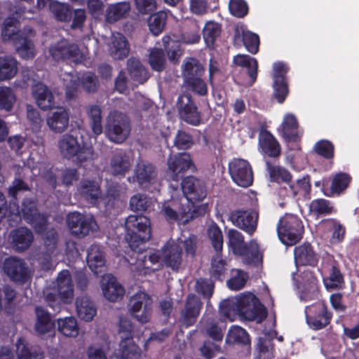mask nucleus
Masks as SVG:
<instances>
[{
  "label": "nucleus",
  "mask_w": 359,
  "mask_h": 359,
  "mask_svg": "<svg viewBox=\"0 0 359 359\" xmlns=\"http://www.w3.org/2000/svg\"><path fill=\"white\" fill-rule=\"evenodd\" d=\"M258 213L255 211H237L231 215V220L247 232H253L257 226Z\"/></svg>",
  "instance_id": "412c9836"
},
{
  "label": "nucleus",
  "mask_w": 359,
  "mask_h": 359,
  "mask_svg": "<svg viewBox=\"0 0 359 359\" xmlns=\"http://www.w3.org/2000/svg\"><path fill=\"white\" fill-rule=\"evenodd\" d=\"M220 310L221 313L231 321L238 316L246 320L261 323L267 316L264 306L252 293L224 300L220 304Z\"/></svg>",
  "instance_id": "f03ea898"
},
{
  "label": "nucleus",
  "mask_w": 359,
  "mask_h": 359,
  "mask_svg": "<svg viewBox=\"0 0 359 359\" xmlns=\"http://www.w3.org/2000/svg\"><path fill=\"white\" fill-rule=\"evenodd\" d=\"M81 84L83 89L88 93H95L99 87V81L97 76L90 72L83 75Z\"/></svg>",
  "instance_id": "13d9d810"
},
{
  "label": "nucleus",
  "mask_w": 359,
  "mask_h": 359,
  "mask_svg": "<svg viewBox=\"0 0 359 359\" xmlns=\"http://www.w3.org/2000/svg\"><path fill=\"white\" fill-rule=\"evenodd\" d=\"M209 238L217 252H220L222 249L223 239L222 232L216 224H212L208 229Z\"/></svg>",
  "instance_id": "4d7b16f0"
},
{
  "label": "nucleus",
  "mask_w": 359,
  "mask_h": 359,
  "mask_svg": "<svg viewBox=\"0 0 359 359\" xmlns=\"http://www.w3.org/2000/svg\"><path fill=\"white\" fill-rule=\"evenodd\" d=\"M102 289L104 296L110 302H116L121 299L125 294L124 288L111 274L103 276Z\"/></svg>",
  "instance_id": "a211bd4d"
},
{
  "label": "nucleus",
  "mask_w": 359,
  "mask_h": 359,
  "mask_svg": "<svg viewBox=\"0 0 359 359\" xmlns=\"http://www.w3.org/2000/svg\"><path fill=\"white\" fill-rule=\"evenodd\" d=\"M33 241V233L26 227L15 229L8 234V241L16 252H25L28 250Z\"/></svg>",
  "instance_id": "4468645a"
},
{
  "label": "nucleus",
  "mask_w": 359,
  "mask_h": 359,
  "mask_svg": "<svg viewBox=\"0 0 359 359\" xmlns=\"http://www.w3.org/2000/svg\"><path fill=\"white\" fill-rule=\"evenodd\" d=\"M130 10V5L128 2H121L109 6L106 11V21L113 23L123 18Z\"/></svg>",
  "instance_id": "473e14b6"
},
{
  "label": "nucleus",
  "mask_w": 359,
  "mask_h": 359,
  "mask_svg": "<svg viewBox=\"0 0 359 359\" xmlns=\"http://www.w3.org/2000/svg\"><path fill=\"white\" fill-rule=\"evenodd\" d=\"M36 323L35 324V330L40 334H44L50 332L55 326L48 312L45 311L41 306H36L35 309Z\"/></svg>",
  "instance_id": "bb28decb"
},
{
  "label": "nucleus",
  "mask_w": 359,
  "mask_h": 359,
  "mask_svg": "<svg viewBox=\"0 0 359 359\" xmlns=\"http://www.w3.org/2000/svg\"><path fill=\"white\" fill-rule=\"evenodd\" d=\"M88 114L92 121V128L95 134L102 132L101 109L97 105H90L87 108Z\"/></svg>",
  "instance_id": "de8ad7c7"
},
{
  "label": "nucleus",
  "mask_w": 359,
  "mask_h": 359,
  "mask_svg": "<svg viewBox=\"0 0 359 359\" xmlns=\"http://www.w3.org/2000/svg\"><path fill=\"white\" fill-rule=\"evenodd\" d=\"M245 256L248 264L257 265L262 262V256L259 252L258 245L250 243L248 248L245 247V251L242 253Z\"/></svg>",
  "instance_id": "5fc2aeb1"
},
{
  "label": "nucleus",
  "mask_w": 359,
  "mask_h": 359,
  "mask_svg": "<svg viewBox=\"0 0 359 359\" xmlns=\"http://www.w3.org/2000/svg\"><path fill=\"white\" fill-rule=\"evenodd\" d=\"M243 41L246 48L252 53H255L258 50L259 39V36L250 32H243Z\"/></svg>",
  "instance_id": "bf43d9fd"
},
{
  "label": "nucleus",
  "mask_w": 359,
  "mask_h": 359,
  "mask_svg": "<svg viewBox=\"0 0 359 359\" xmlns=\"http://www.w3.org/2000/svg\"><path fill=\"white\" fill-rule=\"evenodd\" d=\"M137 10L142 14H149L156 8L155 0H135Z\"/></svg>",
  "instance_id": "774afa93"
},
{
  "label": "nucleus",
  "mask_w": 359,
  "mask_h": 359,
  "mask_svg": "<svg viewBox=\"0 0 359 359\" xmlns=\"http://www.w3.org/2000/svg\"><path fill=\"white\" fill-rule=\"evenodd\" d=\"M69 110L62 107H57L50 111L46 123L51 131L55 133H62L69 127Z\"/></svg>",
  "instance_id": "ddd939ff"
},
{
  "label": "nucleus",
  "mask_w": 359,
  "mask_h": 359,
  "mask_svg": "<svg viewBox=\"0 0 359 359\" xmlns=\"http://www.w3.org/2000/svg\"><path fill=\"white\" fill-rule=\"evenodd\" d=\"M15 100V95L10 88L0 87V109L11 111Z\"/></svg>",
  "instance_id": "3c124183"
},
{
  "label": "nucleus",
  "mask_w": 359,
  "mask_h": 359,
  "mask_svg": "<svg viewBox=\"0 0 359 359\" xmlns=\"http://www.w3.org/2000/svg\"><path fill=\"white\" fill-rule=\"evenodd\" d=\"M303 226L292 216L280 219L278 233L280 240L287 245H293L302 238Z\"/></svg>",
  "instance_id": "6e6552de"
},
{
  "label": "nucleus",
  "mask_w": 359,
  "mask_h": 359,
  "mask_svg": "<svg viewBox=\"0 0 359 359\" xmlns=\"http://www.w3.org/2000/svg\"><path fill=\"white\" fill-rule=\"evenodd\" d=\"M53 58L56 61L69 60L79 63L83 60V54L75 43L62 41L50 48Z\"/></svg>",
  "instance_id": "1a4fd4ad"
},
{
  "label": "nucleus",
  "mask_w": 359,
  "mask_h": 359,
  "mask_svg": "<svg viewBox=\"0 0 359 359\" xmlns=\"http://www.w3.org/2000/svg\"><path fill=\"white\" fill-rule=\"evenodd\" d=\"M126 65L127 70L134 81L143 83L148 79L147 71L139 59L131 57L128 60Z\"/></svg>",
  "instance_id": "c85d7f7f"
},
{
  "label": "nucleus",
  "mask_w": 359,
  "mask_h": 359,
  "mask_svg": "<svg viewBox=\"0 0 359 359\" xmlns=\"http://www.w3.org/2000/svg\"><path fill=\"white\" fill-rule=\"evenodd\" d=\"M167 14L165 12H158L151 15L148 19V26L154 35H158L165 26Z\"/></svg>",
  "instance_id": "37998d69"
},
{
  "label": "nucleus",
  "mask_w": 359,
  "mask_h": 359,
  "mask_svg": "<svg viewBox=\"0 0 359 359\" xmlns=\"http://www.w3.org/2000/svg\"><path fill=\"white\" fill-rule=\"evenodd\" d=\"M285 73L286 70L283 65L278 64L276 65L274 74L275 96L280 102L285 100L288 92L285 81Z\"/></svg>",
  "instance_id": "393cba45"
},
{
  "label": "nucleus",
  "mask_w": 359,
  "mask_h": 359,
  "mask_svg": "<svg viewBox=\"0 0 359 359\" xmlns=\"http://www.w3.org/2000/svg\"><path fill=\"white\" fill-rule=\"evenodd\" d=\"M130 52L126 38L121 33L113 34L111 38V55L115 60H123Z\"/></svg>",
  "instance_id": "b1692460"
},
{
  "label": "nucleus",
  "mask_w": 359,
  "mask_h": 359,
  "mask_svg": "<svg viewBox=\"0 0 359 359\" xmlns=\"http://www.w3.org/2000/svg\"><path fill=\"white\" fill-rule=\"evenodd\" d=\"M135 177L137 182L143 186L151 183L156 177V172L151 164L143 162L137 163L135 169Z\"/></svg>",
  "instance_id": "c9c22d12"
},
{
  "label": "nucleus",
  "mask_w": 359,
  "mask_h": 359,
  "mask_svg": "<svg viewBox=\"0 0 359 359\" xmlns=\"http://www.w3.org/2000/svg\"><path fill=\"white\" fill-rule=\"evenodd\" d=\"M229 245L235 253H243L245 244L241 234L236 230H230L228 233Z\"/></svg>",
  "instance_id": "6e6d98bb"
},
{
  "label": "nucleus",
  "mask_w": 359,
  "mask_h": 359,
  "mask_svg": "<svg viewBox=\"0 0 359 359\" xmlns=\"http://www.w3.org/2000/svg\"><path fill=\"white\" fill-rule=\"evenodd\" d=\"M56 289L60 298L64 302H69L73 299V285L69 271L63 270L58 274L56 280Z\"/></svg>",
  "instance_id": "6ab92c4d"
},
{
  "label": "nucleus",
  "mask_w": 359,
  "mask_h": 359,
  "mask_svg": "<svg viewBox=\"0 0 359 359\" xmlns=\"http://www.w3.org/2000/svg\"><path fill=\"white\" fill-rule=\"evenodd\" d=\"M43 239L47 250L53 252L55 249L57 243V233L53 229H48L45 231Z\"/></svg>",
  "instance_id": "680f3d73"
},
{
  "label": "nucleus",
  "mask_w": 359,
  "mask_h": 359,
  "mask_svg": "<svg viewBox=\"0 0 359 359\" xmlns=\"http://www.w3.org/2000/svg\"><path fill=\"white\" fill-rule=\"evenodd\" d=\"M226 342L229 344H241L246 345L249 344L250 339L248 333L241 327H232L227 335Z\"/></svg>",
  "instance_id": "c03bdc74"
},
{
  "label": "nucleus",
  "mask_w": 359,
  "mask_h": 359,
  "mask_svg": "<svg viewBox=\"0 0 359 359\" xmlns=\"http://www.w3.org/2000/svg\"><path fill=\"white\" fill-rule=\"evenodd\" d=\"M176 107L181 119L192 125L199 123L200 115L190 93L182 94L178 97Z\"/></svg>",
  "instance_id": "9d476101"
},
{
  "label": "nucleus",
  "mask_w": 359,
  "mask_h": 359,
  "mask_svg": "<svg viewBox=\"0 0 359 359\" xmlns=\"http://www.w3.org/2000/svg\"><path fill=\"white\" fill-rule=\"evenodd\" d=\"M283 133L287 140L294 141L297 136V123L292 115L285 116L283 123Z\"/></svg>",
  "instance_id": "a18cd8bd"
},
{
  "label": "nucleus",
  "mask_w": 359,
  "mask_h": 359,
  "mask_svg": "<svg viewBox=\"0 0 359 359\" xmlns=\"http://www.w3.org/2000/svg\"><path fill=\"white\" fill-rule=\"evenodd\" d=\"M4 273L13 282L22 285L32 277V271L24 259L11 257L3 264Z\"/></svg>",
  "instance_id": "0eeeda50"
},
{
  "label": "nucleus",
  "mask_w": 359,
  "mask_h": 359,
  "mask_svg": "<svg viewBox=\"0 0 359 359\" xmlns=\"http://www.w3.org/2000/svg\"><path fill=\"white\" fill-rule=\"evenodd\" d=\"M137 259L138 262H142V266L146 269L156 270L157 266L161 265L160 256L156 253L145 255L143 257L137 258Z\"/></svg>",
  "instance_id": "e2e57ef3"
},
{
  "label": "nucleus",
  "mask_w": 359,
  "mask_h": 359,
  "mask_svg": "<svg viewBox=\"0 0 359 359\" xmlns=\"http://www.w3.org/2000/svg\"><path fill=\"white\" fill-rule=\"evenodd\" d=\"M14 43L17 53L24 59H30L34 56V46L31 40L21 36L16 38Z\"/></svg>",
  "instance_id": "ea45409f"
},
{
  "label": "nucleus",
  "mask_w": 359,
  "mask_h": 359,
  "mask_svg": "<svg viewBox=\"0 0 359 359\" xmlns=\"http://www.w3.org/2000/svg\"><path fill=\"white\" fill-rule=\"evenodd\" d=\"M67 224L71 234L79 238H84L90 232L97 231L98 228L93 216L78 212H71L67 215Z\"/></svg>",
  "instance_id": "423d86ee"
},
{
  "label": "nucleus",
  "mask_w": 359,
  "mask_h": 359,
  "mask_svg": "<svg viewBox=\"0 0 359 359\" xmlns=\"http://www.w3.org/2000/svg\"><path fill=\"white\" fill-rule=\"evenodd\" d=\"M163 257L165 264L172 269H177L182 262V248L181 247L172 242L168 243L163 250Z\"/></svg>",
  "instance_id": "a878e982"
},
{
  "label": "nucleus",
  "mask_w": 359,
  "mask_h": 359,
  "mask_svg": "<svg viewBox=\"0 0 359 359\" xmlns=\"http://www.w3.org/2000/svg\"><path fill=\"white\" fill-rule=\"evenodd\" d=\"M150 205L151 200L142 194L134 195L130 200V208L133 211H145Z\"/></svg>",
  "instance_id": "864d4df0"
},
{
  "label": "nucleus",
  "mask_w": 359,
  "mask_h": 359,
  "mask_svg": "<svg viewBox=\"0 0 359 359\" xmlns=\"http://www.w3.org/2000/svg\"><path fill=\"white\" fill-rule=\"evenodd\" d=\"M349 183V177L344 173L337 175L332 182V191L339 194L344 190Z\"/></svg>",
  "instance_id": "69168bd1"
},
{
  "label": "nucleus",
  "mask_w": 359,
  "mask_h": 359,
  "mask_svg": "<svg viewBox=\"0 0 359 359\" xmlns=\"http://www.w3.org/2000/svg\"><path fill=\"white\" fill-rule=\"evenodd\" d=\"M168 174L175 181H178L180 178H182V175L180 176V175L186 170H194L195 169L190 155L187 153H182L175 158L170 157L168 159Z\"/></svg>",
  "instance_id": "f8f14e48"
},
{
  "label": "nucleus",
  "mask_w": 359,
  "mask_h": 359,
  "mask_svg": "<svg viewBox=\"0 0 359 359\" xmlns=\"http://www.w3.org/2000/svg\"><path fill=\"white\" fill-rule=\"evenodd\" d=\"M80 195L86 200L94 203L101 196V189L95 181L83 180L79 189Z\"/></svg>",
  "instance_id": "7c9ffc66"
},
{
  "label": "nucleus",
  "mask_w": 359,
  "mask_h": 359,
  "mask_svg": "<svg viewBox=\"0 0 359 359\" xmlns=\"http://www.w3.org/2000/svg\"><path fill=\"white\" fill-rule=\"evenodd\" d=\"M111 173L114 175H124L130 168L129 157L125 154H116L110 160Z\"/></svg>",
  "instance_id": "72a5a7b5"
},
{
  "label": "nucleus",
  "mask_w": 359,
  "mask_h": 359,
  "mask_svg": "<svg viewBox=\"0 0 359 359\" xmlns=\"http://www.w3.org/2000/svg\"><path fill=\"white\" fill-rule=\"evenodd\" d=\"M202 302L195 294H189L187 299L184 309L181 311V322L186 326L192 325L199 314Z\"/></svg>",
  "instance_id": "f3484780"
},
{
  "label": "nucleus",
  "mask_w": 359,
  "mask_h": 359,
  "mask_svg": "<svg viewBox=\"0 0 359 359\" xmlns=\"http://www.w3.org/2000/svg\"><path fill=\"white\" fill-rule=\"evenodd\" d=\"M49 10L53 17L59 22H69L72 18V8L70 5L57 1H50Z\"/></svg>",
  "instance_id": "c756f323"
},
{
  "label": "nucleus",
  "mask_w": 359,
  "mask_h": 359,
  "mask_svg": "<svg viewBox=\"0 0 359 359\" xmlns=\"http://www.w3.org/2000/svg\"><path fill=\"white\" fill-rule=\"evenodd\" d=\"M193 144L192 137L184 131H179L175 140V145L180 149H187Z\"/></svg>",
  "instance_id": "338daca9"
},
{
  "label": "nucleus",
  "mask_w": 359,
  "mask_h": 359,
  "mask_svg": "<svg viewBox=\"0 0 359 359\" xmlns=\"http://www.w3.org/2000/svg\"><path fill=\"white\" fill-rule=\"evenodd\" d=\"M231 13L237 17H243L248 13V6L243 0H231L229 4Z\"/></svg>",
  "instance_id": "0e129e2a"
},
{
  "label": "nucleus",
  "mask_w": 359,
  "mask_h": 359,
  "mask_svg": "<svg viewBox=\"0 0 359 359\" xmlns=\"http://www.w3.org/2000/svg\"><path fill=\"white\" fill-rule=\"evenodd\" d=\"M229 172L233 180L239 186L247 187L252 183V171L245 160H233L229 164Z\"/></svg>",
  "instance_id": "9b49d317"
},
{
  "label": "nucleus",
  "mask_w": 359,
  "mask_h": 359,
  "mask_svg": "<svg viewBox=\"0 0 359 359\" xmlns=\"http://www.w3.org/2000/svg\"><path fill=\"white\" fill-rule=\"evenodd\" d=\"M204 68L201 64L194 58H189L184 68V81L191 80L202 76Z\"/></svg>",
  "instance_id": "79ce46f5"
},
{
  "label": "nucleus",
  "mask_w": 359,
  "mask_h": 359,
  "mask_svg": "<svg viewBox=\"0 0 359 359\" xmlns=\"http://www.w3.org/2000/svg\"><path fill=\"white\" fill-rule=\"evenodd\" d=\"M131 130L129 118L124 114L114 111L107 118L106 134L115 143H122L128 137Z\"/></svg>",
  "instance_id": "39448f33"
},
{
  "label": "nucleus",
  "mask_w": 359,
  "mask_h": 359,
  "mask_svg": "<svg viewBox=\"0 0 359 359\" xmlns=\"http://www.w3.org/2000/svg\"><path fill=\"white\" fill-rule=\"evenodd\" d=\"M219 34L220 28L218 24L213 22L206 23L203 29V37L209 48H213L215 40Z\"/></svg>",
  "instance_id": "8fccbe9b"
},
{
  "label": "nucleus",
  "mask_w": 359,
  "mask_h": 359,
  "mask_svg": "<svg viewBox=\"0 0 359 359\" xmlns=\"http://www.w3.org/2000/svg\"><path fill=\"white\" fill-rule=\"evenodd\" d=\"M121 355L122 359H138L140 350L130 337L124 338L121 344Z\"/></svg>",
  "instance_id": "4c0bfd02"
},
{
  "label": "nucleus",
  "mask_w": 359,
  "mask_h": 359,
  "mask_svg": "<svg viewBox=\"0 0 359 359\" xmlns=\"http://www.w3.org/2000/svg\"><path fill=\"white\" fill-rule=\"evenodd\" d=\"M165 57L164 52L161 48H153L149 56V63L153 69L161 72L165 68Z\"/></svg>",
  "instance_id": "49530a36"
},
{
  "label": "nucleus",
  "mask_w": 359,
  "mask_h": 359,
  "mask_svg": "<svg viewBox=\"0 0 359 359\" xmlns=\"http://www.w3.org/2000/svg\"><path fill=\"white\" fill-rule=\"evenodd\" d=\"M127 234L126 240L132 250L149 240L151 227L149 219L144 215H130L126 220Z\"/></svg>",
  "instance_id": "20e7f679"
},
{
  "label": "nucleus",
  "mask_w": 359,
  "mask_h": 359,
  "mask_svg": "<svg viewBox=\"0 0 359 359\" xmlns=\"http://www.w3.org/2000/svg\"><path fill=\"white\" fill-rule=\"evenodd\" d=\"M58 330L65 336L74 337L79 334V327L73 317L57 320Z\"/></svg>",
  "instance_id": "a19ab883"
},
{
  "label": "nucleus",
  "mask_w": 359,
  "mask_h": 359,
  "mask_svg": "<svg viewBox=\"0 0 359 359\" xmlns=\"http://www.w3.org/2000/svg\"><path fill=\"white\" fill-rule=\"evenodd\" d=\"M76 310L79 316L85 321H90L96 313L94 304L87 297L79 298L76 301Z\"/></svg>",
  "instance_id": "f704fd0d"
},
{
  "label": "nucleus",
  "mask_w": 359,
  "mask_h": 359,
  "mask_svg": "<svg viewBox=\"0 0 359 359\" xmlns=\"http://www.w3.org/2000/svg\"><path fill=\"white\" fill-rule=\"evenodd\" d=\"M181 185L184 194L190 201H201L206 196L204 183L194 177L184 178Z\"/></svg>",
  "instance_id": "2eb2a0df"
},
{
  "label": "nucleus",
  "mask_w": 359,
  "mask_h": 359,
  "mask_svg": "<svg viewBox=\"0 0 359 359\" xmlns=\"http://www.w3.org/2000/svg\"><path fill=\"white\" fill-rule=\"evenodd\" d=\"M87 262L89 268L97 276H107L105 259L97 245H92L88 252Z\"/></svg>",
  "instance_id": "4be33fe9"
},
{
  "label": "nucleus",
  "mask_w": 359,
  "mask_h": 359,
  "mask_svg": "<svg viewBox=\"0 0 359 359\" xmlns=\"http://www.w3.org/2000/svg\"><path fill=\"white\" fill-rule=\"evenodd\" d=\"M213 290L214 283L211 279L201 278L196 280L195 290L204 298H210Z\"/></svg>",
  "instance_id": "603ef678"
},
{
  "label": "nucleus",
  "mask_w": 359,
  "mask_h": 359,
  "mask_svg": "<svg viewBox=\"0 0 359 359\" xmlns=\"http://www.w3.org/2000/svg\"><path fill=\"white\" fill-rule=\"evenodd\" d=\"M18 72V62L12 56L0 57V81L12 79Z\"/></svg>",
  "instance_id": "2f4dec72"
},
{
  "label": "nucleus",
  "mask_w": 359,
  "mask_h": 359,
  "mask_svg": "<svg viewBox=\"0 0 359 359\" xmlns=\"http://www.w3.org/2000/svg\"><path fill=\"white\" fill-rule=\"evenodd\" d=\"M234 62L241 66L246 67L248 69V74L254 82L257 77V64L254 59L248 57L247 55H239L234 57Z\"/></svg>",
  "instance_id": "09e8293b"
},
{
  "label": "nucleus",
  "mask_w": 359,
  "mask_h": 359,
  "mask_svg": "<svg viewBox=\"0 0 359 359\" xmlns=\"http://www.w3.org/2000/svg\"><path fill=\"white\" fill-rule=\"evenodd\" d=\"M271 178L279 182L280 181L288 182L291 179L290 174L285 170L279 167H272L268 163Z\"/></svg>",
  "instance_id": "052dcab7"
},
{
  "label": "nucleus",
  "mask_w": 359,
  "mask_h": 359,
  "mask_svg": "<svg viewBox=\"0 0 359 359\" xmlns=\"http://www.w3.org/2000/svg\"><path fill=\"white\" fill-rule=\"evenodd\" d=\"M29 191V186L23 180H15L8 189L11 197L8 208L12 214L22 215L28 223L34 226L36 231L41 233L46 225V218L39 212L36 200L25 194Z\"/></svg>",
  "instance_id": "f257e3e1"
},
{
  "label": "nucleus",
  "mask_w": 359,
  "mask_h": 359,
  "mask_svg": "<svg viewBox=\"0 0 359 359\" xmlns=\"http://www.w3.org/2000/svg\"><path fill=\"white\" fill-rule=\"evenodd\" d=\"M259 144L263 151L269 156L276 157L280 154L278 142L269 132H262L260 135Z\"/></svg>",
  "instance_id": "e433bc0d"
},
{
  "label": "nucleus",
  "mask_w": 359,
  "mask_h": 359,
  "mask_svg": "<svg viewBox=\"0 0 359 359\" xmlns=\"http://www.w3.org/2000/svg\"><path fill=\"white\" fill-rule=\"evenodd\" d=\"M32 95L36 104L42 110L52 109L55 104V97L48 86L42 83H37L32 86Z\"/></svg>",
  "instance_id": "dca6fc26"
},
{
  "label": "nucleus",
  "mask_w": 359,
  "mask_h": 359,
  "mask_svg": "<svg viewBox=\"0 0 359 359\" xmlns=\"http://www.w3.org/2000/svg\"><path fill=\"white\" fill-rule=\"evenodd\" d=\"M196 201H190L186 198L181 203L179 210L180 219L183 220V223L186 224L189 220L194 219L198 217L204 215L206 212V204L196 205Z\"/></svg>",
  "instance_id": "aec40b11"
},
{
  "label": "nucleus",
  "mask_w": 359,
  "mask_h": 359,
  "mask_svg": "<svg viewBox=\"0 0 359 359\" xmlns=\"http://www.w3.org/2000/svg\"><path fill=\"white\" fill-rule=\"evenodd\" d=\"M149 302L150 299L144 293H141L130 300L132 313L134 317L142 323L149 321L148 314L145 312Z\"/></svg>",
  "instance_id": "5701e85b"
},
{
  "label": "nucleus",
  "mask_w": 359,
  "mask_h": 359,
  "mask_svg": "<svg viewBox=\"0 0 359 359\" xmlns=\"http://www.w3.org/2000/svg\"><path fill=\"white\" fill-rule=\"evenodd\" d=\"M58 148L63 158L72 160L79 165L93 161L95 157L92 147L80 143L77 138L72 135H63L58 142Z\"/></svg>",
  "instance_id": "7ed1b4c3"
},
{
  "label": "nucleus",
  "mask_w": 359,
  "mask_h": 359,
  "mask_svg": "<svg viewBox=\"0 0 359 359\" xmlns=\"http://www.w3.org/2000/svg\"><path fill=\"white\" fill-rule=\"evenodd\" d=\"M294 259L297 264L307 265L314 262V253L309 244L295 248Z\"/></svg>",
  "instance_id": "58836bf2"
},
{
  "label": "nucleus",
  "mask_w": 359,
  "mask_h": 359,
  "mask_svg": "<svg viewBox=\"0 0 359 359\" xmlns=\"http://www.w3.org/2000/svg\"><path fill=\"white\" fill-rule=\"evenodd\" d=\"M16 355L18 359H43V352L41 348L28 346L22 338L16 342Z\"/></svg>",
  "instance_id": "cd10ccee"
}]
</instances>
